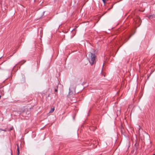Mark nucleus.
<instances>
[{"label": "nucleus", "instance_id": "nucleus-1", "mask_svg": "<svg viewBox=\"0 0 155 155\" xmlns=\"http://www.w3.org/2000/svg\"><path fill=\"white\" fill-rule=\"evenodd\" d=\"M87 58L91 65L95 63V56L91 52H88L86 55Z\"/></svg>", "mask_w": 155, "mask_h": 155}, {"label": "nucleus", "instance_id": "nucleus-7", "mask_svg": "<svg viewBox=\"0 0 155 155\" xmlns=\"http://www.w3.org/2000/svg\"><path fill=\"white\" fill-rule=\"evenodd\" d=\"M17 151H19V147H18V144H17Z\"/></svg>", "mask_w": 155, "mask_h": 155}, {"label": "nucleus", "instance_id": "nucleus-3", "mask_svg": "<svg viewBox=\"0 0 155 155\" xmlns=\"http://www.w3.org/2000/svg\"><path fill=\"white\" fill-rule=\"evenodd\" d=\"M54 107H53V108H51L50 111L49 112V113H52L54 111Z\"/></svg>", "mask_w": 155, "mask_h": 155}, {"label": "nucleus", "instance_id": "nucleus-5", "mask_svg": "<svg viewBox=\"0 0 155 155\" xmlns=\"http://www.w3.org/2000/svg\"><path fill=\"white\" fill-rule=\"evenodd\" d=\"M0 130H2V131H6V129H1V128H0Z\"/></svg>", "mask_w": 155, "mask_h": 155}, {"label": "nucleus", "instance_id": "nucleus-4", "mask_svg": "<svg viewBox=\"0 0 155 155\" xmlns=\"http://www.w3.org/2000/svg\"><path fill=\"white\" fill-rule=\"evenodd\" d=\"M153 15H150L149 16V18H150V19H151V18H153Z\"/></svg>", "mask_w": 155, "mask_h": 155}, {"label": "nucleus", "instance_id": "nucleus-10", "mask_svg": "<svg viewBox=\"0 0 155 155\" xmlns=\"http://www.w3.org/2000/svg\"><path fill=\"white\" fill-rule=\"evenodd\" d=\"M103 2L105 3L106 1V0H102Z\"/></svg>", "mask_w": 155, "mask_h": 155}, {"label": "nucleus", "instance_id": "nucleus-14", "mask_svg": "<svg viewBox=\"0 0 155 155\" xmlns=\"http://www.w3.org/2000/svg\"><path fill=\"white\" fill-rule=\"evenodd\" d=\"M1 96H0V98H1Z\"/></svg>", "mask_w": 155, "mask_h": 155}, {"label": "nucleus", "instance_id": "nucleus-8", "mask_svg": "<svg viewBox=\"0 0 155 155\" xmlns=\"http://www.w3.org/2000/svg\"><path fill=\"white\" fill-rule=\"evenodd\" d=\"M13 129V127H11L10 129L9 130H8L9 131H10L11 130H12Z\"/></svg>", "mask_w": 155, "mask_h": 155}, {"label": "nucleus", "instance_id": "nucleus-11", "mask_svg": "<svg viewBox=\"0 0 155 155\" xmlns=\"http://www.w3.org/2000/svg\"><path fill=\"white\" fill-rule=\"evenodd\" d=\"M19 153H20L19 150V151H17V154H18V155H19Z\"/></svg>", "mask_w": 155, "mask_h": 155}, {"label": "nucleus", "instance_id": "nucleus-2", "mask_svg": "<svg viewBox=\"0 0 155 155\" xmlns=\"http://www.w3.org/2000/svg\"><path fill=\"white\" fill-rule=\"evenodd\" d=\"M75 87L74 86H71L69 88V95L70 97H71V95L73 94L75 92Z\"/></svg>", "mask_w": 155, "mask_h": 155}, {"label": "nucleus", "instance_id": "nucleus-6", "mask_svg": "<svg viewBox=\"0 0 155 155\" xmlns=\"http://www.w3.org/2000/svg\"><path fill=\"white\" fill-rule=\"evenodd\" d=\"M0 130H2V131H6V129H1V128H0Z\"/></svg>", "mask_w": 155, "mask_h": 155}, {"label": "nucleus", "instance_id": "nucleus-12", "mask_svg": "<svg viewBox=\"0 0 155 155\" xmlns=\"http://www.w3.org/2000/svg\"><path fill=\"white\" fill-rule=\"evenodd\" d=\"M55 91L56 92H57V91H58V90L57 89H55Z\"/></svg>", "mask_w": 155, "mask_h": 155}, {"label": "nucleus", "instance_id": "nucleus-13", "mask_svg": "<svg viewBox=\"0 0 155 155\" xmlns=\"http://www.w3.org/2000/svg\"><path fill=\"white\" fill-rule=\"evenodd\" d=\"M153 155H155V153L154 154H153Z\"/></svg>", "mask_w": 155, "mask_h": 155}, {"label": "nucleus", "instance_id": "nucleus-9", "mask_svg": "<svg viewBox=\"0 0 155 155\" xmlns=\"http://www.w3.org/2000/svg\"><path fill=\"white\" fill-rule=\"evenodd\" d=\"M138 126V129H139V131L140 129H141V127H140V126Z\"/></svg>", "mask_w": 155, "mask_h": 155}]
</instances>
